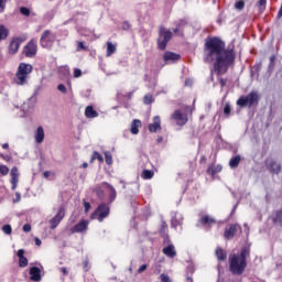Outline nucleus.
<instances>
[{
    "label": "nucleus",
    "instance_id": "nucleus-1",
    "mask_svg": "<svg viewBox=\"0 0 282 282\" xmlns=\"http://www.w3.org/2000/svg\"><path fill=\"white\" fill-rule=\"evenodd\" d=\"M235 50H226V43L220 39L213 37L205 42L203 61L214 63V70L218 76L228 72V67L235 63Z\"/></svg>",
    "mask_w": 282,
    "mask_h": 282
},
{
    "label": "nucleus",
    "instance_id": "nucleus-2",
    "mask_svg": "<svg viewBox=\"0 0 282 282\" xmlns=\"http://www.w3.org/2000/svg\"><path fill=\"white\" fill-rule=\"evenodd\" d=\"M250 257V249L242 248L240 254L232 253L229 256V271L231 274L241 275L246 272L248 262L246 259Z\"/></svg>",
    "mask_w": 282,
    "mask_h": 282
},
{
    "label": "nucleus",
    "instance_id": "nucleus-3",
    "mask_svg": "<svg viewBox=\"0 0 282 282\" xmlns=\"http://www.w3.org/2000/svg\"><path fill=\"white\" fill-rule=\"evenodd\" d=\"M34 70V66L28 63H20L15 75L13 77V83L20 87H25L30 80V74Z\"/></svg>",
    "mask_w": 282,
    "mask_h": 282
},
{
    "label": "nucleus",
    "instance_id": "nucleus-4",
    "mask_svg": "<svg viewBox=\"0 0 282 282\" xmlns=\"http://www.w3.org/2000/svg\"><path fill=\"white\" fill-rule=\"evenodd\" d=\"M238 107H241L242 109L246 107H254L256 105H259V93L252 90L247 96H241L237 100Z\"/></svg>",
    "mask_w": 282,
    "mask_h": 282
},
{
    "label": "nucleus",
    "instance_id": "nucleus-5",
    "mask_svg": "<svg viewBox=\"0 0 282 282\" xmlns=\"http://www.w3.org/2000/svg\"><path fill=\"white\" fill-rule=\"evenodd\" d=\"M172 39L173 32H171V30L164 26L159 28V37L156 41L159 50L164 52V50H166V45H169V41H171Z\"/></svg>",
    "mask_w": 282,
    "mask_h": 282
},
{
    "label": "nucleus",
    "instance_id": "nucleus-6",
    "mask_svg": "<svg viewBox=\"0 0 282 282\" xmlns=\"http://www.w3.org/2000/svg\"><path fill=\"white\" fill-rule=\"evenodd\" d=\"M264 166H265L267 171H269V173H271V175H280L281 174L282 165L279 162V160H276L274 158L265 159Z\"/></svg>",
    "mask_w": 282,
    "mask_h": 282
},
{
    "label": "nucleus",
    "instance_id": "nucleus-7",
    "mask_svg": "<svg viewBox=\"0 0 282 282\" xmlns=\"http://www.w3.org/2000/svg\"><path fill=\"white\" fill-rule=\"evenodd\" d=\"M109 217V206L102 203L100 204L96 210L91 214L90 219H97L99 221H105Z\"/></svg>",
    "mask_w": 282,
    "mask_h": 282
},
{
    "label": "nucleus",
    "instance_id": "nucleus-8",
    "mask_svg": "<svg viewBox=\"0 0 282 282\" xmlns=\"http://www.w3.org/2000/svg\"><path fill=\"white\" fill-rule=\"evenodd\" d=\"M171 120H174V122L178 124V127H184V124L188 122V117L181 110H175L174 113L171 116Z\"/></svg>",
    "mask_w": 282,
    "mask_h": 282
},
{
    "label": "nucleus",
    "instance_id": "nucleus-9",
    "mask_svg": "<svg viewBox=\"0 0 282 282\" xmlns=\"http://www.w3.org/2000/svg\"><path fill=\"white\" fill-rule=\"evenodd\" d=\"M37 47L36 42L31 40L24 47H23V54L26 56V58H34L36 56Z\"/></svg>",
    "mask_w": 282,
    "mask_h": 282
},
{
    "label": "nucleus",
    "instance_id": "nucleus-10",
    "mask_svg": "<svg viewBox=\"0 0 282 282\" xmlns=\"http://www.w3.org/2000/svg\"><path fill=\"white\" fill-rule=\"evenodd\" d=\"M54 34H52V31L46 30L41 36L40 43L43 47H52V43H54Z\"/></svg>",
    "mask_w": 282,
    "mask_h": 282
},
{
    "label": "nucleus",
    "instance_id": "nucleus-11",
    "mask_svg": "<svg viewBox=\"0 0 282 282\" xmlns=\"http://www.w3.org/2000/svg\"><path fill=\"white\" fill-rule=\"evenodd\" d=\"M65 217V208H59V210L57 212V214L50 220L51 224V230H54L58 224H61V221H63Z\"/></svg>",
    "mask_w": 282,
    "mask_h": 282
},
{
    "label": "nucleus",
    "instance_id": "nucleus-12",
    "mask_svg": "<svg viewBox=\"0 0 282 282\" xmlns=\"http://www.w3.org/2000/svg\"><path fill=\"white\" fill-rule=\"evenodd\" d=\"M162 120L160 119V116H155L153 118V123H150L148 126V129L150 131V133H155L156 131L162 130Z\"/></svg>",
    "mask_w": 282,
    "mask_h": 282
},
{
    "label": "nucleus",
    "instance_id": "nucleus-13",
    "mask_svg": "<svg viewBox=\"0 0 282 282\" xmlns=\"http://www.w3.org/2000/svg\"><path fill=\"white\" fill-rule=\"evenodd\" d=\"M19 47H21V39L20 37H14L8 47V52L11 55L17 54V52H19Z\"/></svg>",
    "mask_w": 282,
    "mask_h": 282
},
{
    "label": "nucleus",
    "instance_id": "nucleus-14",
    "mask_svg": "<svg viewBox=\"0 0 282 282\" xmlns=\"http://www.w3.org/2000/svg\"><path fill=\"white\" fill-rule=\"evenodd\" d=\"M237 228H241V227L237 224L230 225V227L225 230V234H224L225 239H232L235 235H237Z\"/></svg>",
    "mask_w": 282,
    "mask_h": 282
},
{
    "label": "nucleus",
    "instance_id": "nucleus-15",
    "mask_svg": "<svg viewBox=\"0 0 282 282\" xmlns=\"http://www.w3.org/2000/svg\"><path fill=\"white\" fill-rule=\"evenodd\" d=\"M87 226H89V221L82 220L70 229V232H85V230H87Z\"/></svg>",
    "mask_w": 282,
    "mask_h": 282
},
{
    "label": "nucleus",
    "instance_id": "nucleus-16",
    "mask_svg": "<svg viewBox=\"0 0 282 282\" xmlns=\"http://www.w3.org/2000/svg\"><path fill=\"white\" fill-rule=\"evenodd\" d=\"M162 252L163 254H165V257H169L170 259H175V257H177V251H175V246L173 245L164 247Z\"/></svg>",
    "mask_w": 282,
    "mask_h": 282
},
{
    "label": "nucleus",
    "instance_id": "nucleus-17",
    "mask_svg": "<svg viewBox=\"0 0 282 282\" xmlns=\"http://www.w3.org/2000/svg\"><path fill=\"white\" fill-rule=\"evenodd\" d=\"M17 184H19V169L12 167L11 169V188L17 191Z\"/></svg>",
    "mask_w": 282,
    "mask_h": 282
},
{
    "label": "nucleus",
    "instance_id": "nucleus-18",
    "mask_svg": "<svg viewBox=\"0 0 282 282\" xmlns=\"http://www.w3.org/2000/svg\"><path fill=\"white\" fill-rule=\"evenodd\" d=\"M180 54L173 52H165L163 55V61L165 63H175V61H180Z\"/></svg>",
    "mask_w": 282,
    "mask_h": 282
},
{
    "label": "nucleus",
    "instance_id": "nucleus-19",
    "mask_svg": "<svg viewBox=\"0 0 282 282\" xmlns=\"http://www.w3.org/2000/svg\"><path fill=\"white\" fill-rule=\"evenodd\" d=\"M29 274H30V276H31V278H30L31 281H35V282L41 281V269H39V267H32V268L30 269Z\"/></svg>",
    "mask_w": 282,
    "mask_h": 282
},
{
    "label": "nucleus",
    "instance_id": "nucleus-20",
    "mask_svg": "<svg viewBox=\"0 0 282 282\" xmlns=\"http://www.w3.org/2000/svg\"><path fill=\"white\" fill-rule=\"evenodd\" d=\"M35 142L36 144H41L43 142V140H45V130H43V127H37L35 134Z\"/></svg>",
    "mask_w": 282,
    "mask_h": 282
},
{
    "label": "nucleus",
    "instance_id": "nucleus-21",
    "mask_svg": "<svg viewBox=\"0 0 282 282\" xmlns=\"http://www.w3.org/2000/svg\"><path fill=\"white\" fill-rule=\"evenodd\" d=\"M18 257H19V267L20 268H28V258H25V250L20 249L18 250Z\"/></svg>",
    "mask_w": 282,
    "mask_h": 282
},
{
    "label": "nucleus",
    "instance_id": "nucleus-22",
    "mask_svg": "<svg viewBox=\"0 0 282 282\" xmlns=\"http://www.w3.org/2000/svg\"><path fill=\"white\" fill-rule=\"evenodd\" d=\"M101 185L107 186V188H109L110 191L109 203L112 204V202H116V197H117L116 187H113V185L107 182L101 183Z\"/></svg>",
    "mask_w": 282,
    "mask_h": 282
},
{
    "label": "nucleus",
    "instance_id": "nucleus-23",
    "mask_svg": "<svg viewBox=\"0 0 282 282\" xmlns=\"http://www.w3.org/2000/svg\"><path fill=\"white\" fill-rule=\"evenodd\" d=\"M140 127H142V121L134 119L131 123L130 133H132V135H138V133H140Z\"/></svg>",
    "mask_w": 282,
    "mask_h": 282
},
{
    "label": "nucleus",
    "instance_id": "nucleus-24",
    "mask_svg": "<svg viewBox=\"0 0 282 282\" xmlns=\"http://www.w3.org/2000/svg\"><path fill=\"white\" fill-rule=\"evenodd\" d=\"M217 220L210 216H203L199 218L198 224H202L203 226H213V224H216Z\"/></svg>",
    "mask_w": 282,
    "mask_h": 282
},
{
    "label": "nucleus",
    "instance_id": "nucleus-25",
    "mask_svg": "<svg viewBox=\"0 0 282 282\" xmlns=\"http://www.w3.org/2000/svg\"><path fill=\"white\" fill-rule=\"evenodd\" d=\"M86 118H98V111L94 109V106H87L85 109Z\"/></svg>",
    "mask_w": 282,
    "mask_h": 282
},
{
    "label": "nucleus",
    "instance_id": "nucleus-26",
    "mask_svg": "<svg viewBox=\"0 0 282 282\" xmlns=\"http://www.w3.org/2000/svg\"><path fill=\"white\" fill-rule=\"evenodd\" d=\"M241 162V155H236L230 159L229 166L230 169H237L239 166V163Z\"/></svg>",
    "mask_w": 282,
    "mask_h": 282
},
{
    "label": "nucleus",
    "instance_id": "nucleus-27",
    "mask_svg": "<svg viewBox=\"0 0 282 282\" xmlns=\"http://www.w3.org/2000/svg\"><path fill=\"white\" fill-rule=\"evenodd\" d=\"M9 34L10 31L6 28V25L0 24V41H6Z\"/></svg>",
    "mask_w": 282,
    "mask_h": 282
},
{
    "label": "nucleus",
    "instance_id": "nucleus-28",
    "mask_svg": "<svg viewBox=\"0 0 282 282\" xmlns=\"http://www.w3.org/2000/svg\"><path fill=\"white\" fill-rule=\"evenodd\" d=\"M216 257H217L218 261H226V259H227L226 251H224V249H221V248H217Z\"/></svg>",
    "mask_w": 282,
    "mask_h": 282
},
{
    "label": "nucleus",
    "instance_id": "nucleus-29",
    "mask_svg": "<svg viewBox=\"0 0 282 282\" xmlns=\"http://www.w3.org/2000/svg\"><path fill=\"white\" fill-rule=\"evenodd\" d=\"M112 54H116V45L111 42H107L106 56H111Z\"/></svg>",
    "mask_w": 282,
    "mask_h": 282
},
{
    "label": "nucleus",
    "instance_id": "nucleus-30",
    "mask_svg": "<svg viewBox=\"0 0 282 282\" xmlns=\"http://www.w3.org/2000/svg\"><path fill=\"white\" fill-rule=\"evenodd\" d=\"M153 175H155V173L151 170H143L141 177L143 180H153Z\"/></svg>",
    "mask_w": 282,
    "mask_h": 282
},
{
    "label": "nucleus",
    "instance_id": "nucleus-31",
    "mask_svg": "<svg viewBox=\"0 0 282 282\" xmlns=\"http://www.w3.org/2000/svg\"><path fill=\"white\" fill-rule=\"evenodd\" d=\"M274 224H279L282 227V210H278L273 217Z\"/></svg>",
    "mask_w": 282,
    "mask_h": 282
},
{
    "label": "nucleus",
    "instance_id": "nucleus-32",
    "mask_svg": "<svg viewBox=\"0 0 282 282\" xmlns=\"http://www.w3.org/2000/svg\"><path fill=\"white\" fill-rule=\"evenodd\" d=\"M235 8L236 10H238L239 12H241V10H243V8H246V2L243 0H238L235 3Z\"/></svg>",
    "mask_w": 282,
    "mask_h": 282
},
{
    "label": "nucleus",
    "instance_id": "nucleus-33",
    "mask_svg": "<svg viewBox=\"0 0 282 282\" xmlns=\"http://www.w3.org/2000/svg\"><path fill=\"white\" fill-rule=\"evenodd\" d=\"M105 162L108 165L113 164V158L111 156V153L105 152Z\"/></svg>",
    "mask_w": 282,
    "mask_h": 282
},
{
    "label": "nucleus",
    "instance_id": "nucleus-34",
    "mask_svg": "<svg viewBox=\"0 0 282 282\" xmlns=\"http://www.w3.org/2000/svg\"><path fill=\"white\" fill-rule=\"evenodd\" d=\"M94 160H98V162H105V159L101 156L100 153L98 152H94L93 156H91V162H94Z\"/></svg>",
    "mask_w": 282,
    "mask_h": 282
},
{
    "label": "nucleus",
    "instance_id": "nucleus-35",
    "mask_svg": "<svg viewBox=\"0 0 282 282\" xmlns=\"http://www.w3.org/2000/svg\"><path fill=\"white\" fill-rule=\"evenodd\" d=\"M2 232L4 235H12V226H10V225L2 226Z\"/></svg>",
    "mask_w": 282,
    "mask_h": 282
},
{
    "label": "nucleus",
    "instance_id": "nucleus-36",
    "mask_svg": "<svg viewBox=\"0 0 282 282\" xmlns=\"http://www.w3.org/2000/svg\"><path fill=\"white\" fill-rule=\"evenodd\" d=\"M95 193L98 197H100V199H102V197H105V191H102V187H100V186L95 188Z\"/></svg>",
    "mask_w": 282,
    "mask_h": 282
},
{
    "label": "nucleus",
    "instance_id": "nucleus-37",
    "mask_svg": "<svg viewBox=\"0 0 282 282\" xmlns=\"http://www.w3.org/2000/svg\"><path fill=\"white\" fill-rule=\"evenodd\" d=\"M144 105H151L153 102V96L152 95H145L143 98Z\"/></svg>",
    "mask_w": 282,
    "mask_h": 282
},
{
    "label": "nucleus",
    "instance_id": "nucleus-38",
    "mask_svg": "<svg viewBox=\"0 0 282 282\" xmlns=\"http://www.w3.org/2000/svg\"><path fill=\"white\" fill-rule=\"evenodd\" d=\"M0 173L1 175H8V173H10V169L6 165H0Z\"/></svg>",
    "mask_w": 282,
    "mask_h": 282
},
{
    "label": "nucleus",
    "instance_id": "nucleus-39",
    "mask_svg": "<svg viewBox=\"0 0 282 282\" xmlns=\"http://www.w3.org/2000/svg\"><path fill=\"white\" fill-rule=\"evenodd\" d=\"M20 12H21V14H23V17H30V9H28L25 7H21Z\"/></svg>",
    "mask_w": 282,
    "mask_h": 282
},
{
    "label": "nucleus",
    "instance_id": "nucleus-40",
    "mask_svg": "<svg viewBox=\"0 0 282 282\" xmlns=\"http://www.w3.org/2000/svg\"><path fill=\"white\" fill-rule=\"evenodd\" d=\"M265 3H268V0H259L258 1V6H259L261 12H263V10H265Z\"/></svg>",
    "mask_w": 282,
    "mask_h": 282
},
{
    "label": "nucleus",
    "instance_id": "nucleus-41",
    "mask_svg": "<svg viewBox=\"0 0 282 282\" xmlns=\"http://www.w3.org/2000/svg\"><path fill=\"white\" fill-rule=\"evenodd\" d=\"M167 228H169V225H166V221H163L160 230L161 235H166Z\"/></svg>",
    "mask_w": 282,
    "mask_h": 282
},
{
    "label": "nucleus",
    "instance_id": "nucleus-42",
    "mask_svg": "<svg viewBox=\"0 0 282 282\" xmlns=\"http://www.w3.org/2000/svg\"><path fill=\"white\" fill-rule=\"evenodd\" d=\"M122 30H131V23H129L128 21L122 22L121 25Z\"/></svg>",
    "mask_w": 282,
    "mask_h": 282
},
{
    "label": "nucleus",
    "instance_id": "nucleus-43",
    "mask_svg": "<svg viewBox=\"0 0 282 282\" xmlns=\"http://www.w3.org/2000/svg\"><path fill=\"white\" fill-rule=\"evenodd\" d=\"M6 3H8V0H0V13L6 10Z\"/></svg>",
    "mask_w": 282,
    "mask_h": 282
},
{
    "label": "nucleus",
    "instance_id": "nucleus-44",
    "mask_svg": "<svg viewBox=\"0 0 282 282\" xmlns=\"http://www.w3.org/2000/svg\"><path fill=\"white\" fill-rule=\"evenodd\" d=\"M57 89H58V91H61L62 94H66V93H67V87H65V85H63V84H59V85L57 86Z\"/></svg>",
    "mask_w": 282,
    "mask_h": 282
},
{
    "label": "nucleus",
    "instance_id": "nucleus-45",
    "mask_svg": "<svg viewBox=\"0 0 282 282\" xmlns=\"http://www.w3.org/2000/svg\"><path fill=\"white\" fill-rule=\"evenodd\" d=\"M80 76H83V70H80L79 68H75L74 77L75 78H80Z\"/></svg>",
    "mask_w": 282,
    "mask_h": 282
},
{
    "label": "nucleus",
    "instance_id": "nucleus-46",
    "mask_svg": "<svg viewBox=\"0 0 282 282\" xmlns=\"http://www.w3.org/2000/svg\"><path fill=\"white\" fill-rule=\"evenodd\" d=\"M230 111H231L230 105L226 104V106L224 108L225 116H230Z\"/></svg>",
    "mask_w": 282,
    "mask_h": 282
},
{
    "label": "nucleus",
    "instance_id": "nucleus-47",
    "mask_svg": "<svg viewBox=\"0 0 282 282\" xmlns=\"http://www.w3.org/2000/svg\"><path fill=\"white\" fill-rule=\"evenodd\" d=\"M161 281L162 282H171V278H169V275H166V274H161Z\"/></svg>",
    "mask_w": 282,
    "mask_h": 282
},
{
    "label": "nucleus",
    "instance_id": "nucleus-48",
    "mask_svg": "<svg viewBox=\"0 0 282 282\" xmlns=\"http://www.w3.org/2000/svg\"><path fill=\"white\" fill-rule=\"evenodd\" d=\"M22 229L24 232H30V230H32V226L30 224H25Z\"/></svg>",
    "mask_w": 282,
    "mask_h": 282
},
{
    "label": "nucleus",
    "instance_id": "nucleus-49",
    "mask_svg": "<svg viewBox=\"0 0 282 282\" xmlns=\"http://www.w3.org/2000/svg\"><path fill=\"white\" fill-rule=\"evenodd\" d=\"M147 268H149L147 264H142L139 269H138V273L142 274V272H144L147 270Z\"/></svg>",
    "mask_w": 282,
    "mask_h": 282
},
{
    "label": "nucleus",
    "instance_id": "nucleus-50",
    "mask_svg": "<svg viewBox=\"0 0 282 282\" xmlns=\"http://www.w3.org/2000/svg\"><path fill=\"white\" fill-rule=\"evenodd\" d=\"M84 208H85V213H89V209L91 208V204L84 202Z\"/></svg>",
    "mask_w": 282,
    "mask_h": 282
},
{
    "label": "nucleus",
    "instance_id": "nucleus-51",
    "mask_svg": "<svg viewBox=\"0 0 282 282\" xmlns=\"http://www.w3.org/2000/svg\"><path fill=\"white\" fill-rule=\"evenodd\" d=\"M77 50H87V46H85V43L78 42Z\"/></svg>",
    "mask_w": 282,
    "mask_h": 282
},
{
    "label": "nucleus",
    "instance_id": "nucleus-52",
    "mask_svg": "<svg viewBox=\"0 0 282 282\" xmlns=\"http://www.w3.org/2000/svg\"><path fill=\"white\" fill-rule=\"evenodd\" d=\"M59 270L64 274V276H67L69 274V272L67 271V268L65 267H62Z\"/></svg>",
    "mask_w": 282,
    "mask_h": 282
},
{
    "label": "nucleus",
    "instance_id": "nucleus-53",
    "mask_svg": "<svg viewBox=\"0 0 282 282\" xmlns=\"http://www.w3.org/2000/svg\"><path fill=\"white\" fill-rule=\"evenodd\" d=\"M219 83H220V86H221V87H226L227 80L224 79V78H220V79H219Z\"/></svg>",
    "mask_w": 282,
    "mask_h": 282
},
{
    "label": "nucleus",
    "instance_id": "nucleus-54",
    "mask_svg": "<svg viewBox=\"0 0 282 282\" xmlns=\"http://www.w3.org/2000/svg\"><path fill=\"white\" fill-rule=\"evenodd\" d=\"M221 171V165H217L213 173H219Z\"/></svg>",
    "mask_w": 282,
    "mask_h": 282
},
{
    "label": "nucleus",
    "instance_id": "nucleus-55",
    "mask_svg": "<svg viewBox=\"0 0 282 282\" xmlns=\"http://www.w3.org/2000/svg\"><path fill=\"white\" fill-rule=\"evenodd\" d=\"M186 23V20H181L177 24V28H182Z\"/></svg>",
    "mask_w": 282,
    "mask_h": 282
},
{
    "label": "nucleus",
    "instance_id": "nucleus-56",
    "mask_svg": "<svg viewBox=\"0 0 282 282\" xmlns=\"http://www.w3.org/2000/svg\"><path fill=\"white\" fill-rule=\"evenodd\" d=\"M34 241H35V246H41V243H42L41 239H39V238H35Z\"/></svg>",
    "mask_w": 282,
    "mask_h": 282
},
{
    "label": "nucleus",
    "instance_id": "nucleus-57",
    "mask_svg": "<svg viewBox=\"0 0 282 282\" xmlns=\"http://www.w3.org/2000/svg\"><path fill=\"white\" fill-rule=\"evenodd\" d=\"M185 85H186L187 87H191V85H193V82H191V79H186V80H185Z\"/></svg>",
    "mask_w": 282,
    "mask_h": 282
},
{
    "label": "nucleus",
    "instance_id": "nucleus-58",
    "mask_svg": "<svg viewBox=\"0 0 282 282\" xmlns=\"http://www.w3.org/2000/svg\"><path fill=\"white\" fill-rule=\"evenodd\" d=\"M177 224H180V221L177 223V220L172 219V226L175 228L177 226Z\"/></svg>",
    "mask_w": 282,
    "mask_h": 282
},
{
    "label": "nucleus",
    "instance_id": "nucleus-59",
    "mask_svg": "<svg viewBox=\"0 0 282 282\" xmlns=\"http://www.w3.org/2000/svg\"><path fill=\"white\" fill-rule=\"evenodd\" d=\"M50 175H52L50 171L44 172V177H50Z\"/></svg>",
    "mask_w": 282,
    "mask_h": 282
},
{
    "label": "nucleus",
    "instance_id": "nucleus-60",
    "mask_svg": "<svg viewBox=\"0 0 282 282\" xmlns=\"http://www.w3.org/2000/svg\"><path fill=\"white\" fill-rule=\"evenodd\" d=\"M2 149H10V145L8 143H3Z\"/></svg>",
    "mask_w": 282,
    "mask_h": 282
},
{
    "label": "nucleus",
    "instance_id": "nucleus-61",
    "mask_svg": "<svg viewBox=\"0 0 282 282\" xmlns=\"http://www.w3.org/2000/svg\"><path fill=\"white\" fill-rule=\"evenodd\" d=\"M275 59H276V57H275L274 55H272V56L270 57V62H271V63H274Z\"/></svg>",
    "mask_w": 282,
    "mask_h": 282
},
{
    "label": "nucleus",
    "instance_id": "nucleus-62",
    "mask_svg": "<svg viewBox=\"0 0 282 282\" xmlns=\"http://www.w3.org/2000/svg\"><path fill=\"white\" fill-rule=\"evenodd\" d=\"M82 166H83V169H87L89 166V164H87V162H84Z\"/></svg>",
    "mask_w": 282,
    "mask_h": 282
},
{
    "label": "nucleus",
    "instance_id": "nucleus-63",
    "mask_svg": "<svg viewBox=\"0 0 282 282\" xmlns=\"http://www.w3.org/2000/svg\"><path fill=\"white\" fill-rule=\"evenodd\" d=\"M173 32H174L175 34H177V32H180V26H177L176 29H174Z\"/></svg>",
    "mask_w": 282,
    "mask_h": 282
},
{
    "label": "nucleus",
    "instance_id": "nucleus-64",
    "mask_svg": "<svg viewBox=\"0 0 282 282\" xmlns=\"http://www.w3.org/2000/svg\"><path fill=\"white\" fill-rule=\"evenodd\" d=\"M162 140H163L162 137H159V138H158V142H159V143L162 142Z\"/></svg>",
    "mask_w": 282,
    "mask_h": 282
}]
</instances>
